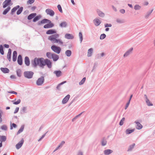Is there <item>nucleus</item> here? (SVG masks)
<instances>
[{
    "mask_svg": "<svg viewBox=\"0 0 155 155\" xmlns=\"http://www.w3.org/2000/svg\"><path fill=\"white\" fill-rule=\"evenodd\" d=\"M56 31L54 29H51L48 30L46 32L47 34L52 35L54 34V35L49 36L48 39L52 43H57L60 45H63L64 42L61 39H58L59 35L56 33Z\"/></svg>",
    "mask_w": 155,
    "mask_h": 155,
    "instance_id": "f257e3e1",
    "label": "nucleus"
},
{
    "mask_svg": "<svg viewBox=\"0 0 155 155\" xmlns=\"http://www.w3.org/2000/svg\"><path fill=\"white\" fill-rule=\"evenodd\" d=\"M33 65L34 66L38 65L41 67H43L45 65V59L42 58H36L34 59Z\"/></svg>",
    "mask_w": 155,
    "mask_h": 155,
    "instance_id": "f03ea898",
    "label": "nucleus"
},
{
    "mask_svg": "<svg viewBox=\"0 0 155 155\" xmlns=\"http://www.w3.org/2000/svg\"><path fill=\"white\" fill-rule=\"evenodd\" d=\"M51 49L54 52L58 54H59L61 50V49L59 47L55 45L51 46Z\"/></svg>",
    "mask_w": 155,
    "mask_h": 155,
    "instance_id": "7ed1b4c3",
    "label": "nucleus"
},
{
    "mask_svg": "<svg viewBox=\"0 0 155 155\" xmlns=\"http://www.w3.org/2000/svg\"><path fill=\"white\" fill-rule=\"evenodd\" d=\"M12 3H11V0H5L3 3V7L4 8H5L7 6H9L12 5Z\"/></svg>",
    "mask_w": 155,
    "mask_h": 155,
    "instance_id": "20e7f679",
    "label": "nucleus"
},
{
    "mask_svg": "<svg viewBox=\"0 0 155 155\" xmlns=\"http://www.w3.org/2000/svg\"><path fill=\"white\" fill-rule=\"evenodd\" d=\"M33 74V73L31 71H25L24 73V75L27 78H32Z\"/></svg>",
    "mask_w": 155,
    "mask_h": 155,
    "instance_id": "39448f33",
    "label": "nucleus"
},
{
    "mask_svg": "<svg viewBox=\"0 0 155 155\" xmlns=\"http://www.w3.org/2000/svg\"><path fill=\"white\" fill-rule=\"evenodd\" d=\"M44 81V77H41L39 78L36 81V84L37 85L40 86L43 83Z\"/></svg>",
    "mask_w": 155,
    "mask_h": 155,
    "instance_id": "423d86ee",
    "label": "nucleus"
},
{
    "mask_svg": "<svg viewBox=\"0 0 155 155\" xmlns=\"http://www.w3.org/2000/svg\"><path fill=\"white\" fill-rule=\"evenodd\" d=\"M46 13L50 16H53L54 15V12L53 10L49 8L45 10Z\"/></svg>",
    "mask_w": 155,
    "mask_h": 155,
    "instance_id": "0eeeda50",
    "label": "nucleus"
},
{
    "mask_svg": "<svg viewBox=\"0 0 155 155\" xmlns=\"http://www.w3.org/2000/svg\"><path fill=\"white\" fill-rule=\"evenodd\" d=\"M48 24L45 25L44 26V28H52L54 26V24L51 22V21L50 20L49 21H48Z\"/></svg>",
    "mask_w": 155,
    "mask_h": 155,
    "instance_id": "6e6552de",
    "label": "nucleus"
},
{
    "mask_svg": "<svg viewBox=\"0 0 155 155\" xmlns=\"http://www.w3.org/2000/svg\"><path fill=\"white\" fill-rule=\"evenodd\" d=\"M24 140L22 139L19 142L17 143L16 145V148L18 149H19L22 146Z\"/></svg>",
    "mask_w": 155,
    "mask_h": 155,
    "instance_id": "1a4fd4ad",
    "label": "nucleus"
},
{
    "mask_svg": "<svg viewBox=\"0 0 155 155\" xmlns=\"http://www.w3.org/2000/svg\"><path fill=\"white\" fill-rule=\"evenodd\" d=\"M45 65H46L49 68L51 67V61L48 59H45Z\"/></svg>",
    "mask_w": 155,
    "mask_h": 155,
    "instance_id": "9d476101",
    "label": "nucleus"
},
{
    "mask_svg": "<svg viewBox=\"0 0 155 155\" xmlns=\"http://www.w3.org/2000/svg\"><path fill=\"white\" fill-rule=\"evenodd\" d=\"M70 97V95L69 94L67 95L62 100V103L63 104L66 103L68 101Z\"/></svg>",
    "mask_w": 155,
    "mask_h": 155,
    "instance_id": "9b49d317",
    "label": "nucleus"
},
{
    "mask_svg": "<svg viewBox=\"0 0 155 155\" xmlns=\"http://www.w3.org/2000/svg\"><path fill=\"white\" fill-rule=\"evenodd\" d=\"M133 50V48H131L128 51H127L124 55V57H126L128 56L130 53L132 52V51Z\"/></svg>",
    "mask_w": 155,
    "mask_h": 155,
    "instance_id": "f8f14e48",
    "label": "nucleus"
},
{
    "mask_svg": "<svg viewBox=\"0 0 155 155\" xmlns=\"http://www.w3.org/2000/svg\"><path fill=\"white\" fill-rule=\"evenodd\" d=\"M135 123L137 124L136 128L137 129L140 130L142 128L143 126L140 123L137 121H135Z\"/></svg>",
    "mask_w": 155,
    "mask_h": 155,
    "instance_id": "ddd939ff",
    "label": "nucleus"
},
{
    "mask_svg": "<svg viewBox=\"0 0 155 155\" xmlns=\"http://www.w3.org/2000/svg\"><path fill=\"white\" fill-rule=\"evenodd\" d=\"M64 37L68 39H72L74 38L73 36L70 34H66Z\"/></svg>",
    "mask_w": 155,
    "mask_h": 155,
    "instance_id": "4468645a",
    "label": "nucleus"
},
{
    "mask_svg": "<svg viewBox=\"0 0 155 155\" xmlns=\"http://www.w3.org/2000/svg\"><path fill=\"white\" fill-rule=\"evenodd\" d=\"M11 50L10 48L8 49L7 55V58L9 61H11Z\"/></svg>",
    "mask_w": 155,
    "mask_h": 155,
    "instance_id": "2eb2a0df",
    "label": "nucleus"
},
{
    "mask_svg": "<svg viewBox=\"0 0 155 155\" xmlns=\"http://www.w3.org/2000/svg\"><path fill=\"white\" fill-rule=\"evenodd\" d=\"M93 21L94 25L96 26L99 25L101 23V21L98 19H95Z\"/></svg>",
    "mask_w": 155,
    "mask_h": 155,
    "instance_id": "dca6fc26",
    "label": "nucleus"
},
{
    "mask_svg": "<svg viewBox=\"0 0 155 155\" xmlns=\"http://www.w3.org/2000/svg\"><path fill=\"white\" fill-rule=\"evenodd\" d=\"M17 56V53L16 51H14L13 52L12 59L14 61H16Z\"/></svg>",
    "mask_w": 155,
    "mask_h": 155,
    "instance_id": "f3484780",
    "label": "nucleus"
},
{
    "mask_svg": "<svg viewBox=\"0 0 155 155\" xmlns=\"http://www.w3.org/2000/svg\"><path fill=\"white\" fill-rule=\"evenodd\" d=\"M18 63L20 65H21L22 63V57L21 55H19L18 56Z\"/></svg>",
    "mask_w": 155,
    "mask_h": 155,
    "instance_id": "a211bd4d",
    "label": "nucleus"
},
{
    "mask_svg": "<svg viewBox=\"0 0 155 155\" xmlns=\"http://www.w3.org/2000/svg\"><path fill=\"white\" fill-rule=\"evenodd\" d=\"M25 64L27 65L28 66L30 64V60L29 58L28 57H26L25 58Z\"/></svg>",
    "mask_w": 155,
    "mask_h": 155,
    "instance_id": "6ab92c4d",
    "label": "nucleus"
},
{
    "mask_svg": "<svg viewBox=\"0 0 155 155\" xmlns=\"http://www.w3.org/2000/svg\"><path fill=\"white\" fill-rule=\"evenodd\" d=\"M113 152V151L110 149H107L104 151V154L106 155H109Z\"/></svg>",
    "mask_w": 155,
    "mask_h": 155,
    "instance_id": "aec40b11",
    "label": "nucleus"
},
{
    "mask_svg": "<svg viewBox=\"0 0 155 155\" xmlns=\"http://www.w3.org/2000/svg\"><path fill=\"white\" fill-rule=\"evenodd\" d=\"M36 15V14L35 13H33L30 14L28 17V20H30L34 18Z\"/></svg>",
    "mask_w": 155,
    "mask_h": 155,
    "instance_id": "412c9836",
    "label": "nucleus"
},
{
    "mask_svg": "<svg viewBox=\"0 0 155 155\" xmlns=\"http://www.w3.org/2000/svg\"><path fill=\"white\" fill-rule=\"evenodd\" d=\"M51 58L53 59L54 61H56L58 59L59 56L58 55L54 54Z\"/></svg>",
    "mask_w": 155,
    "mask_h": 155,
    "instance_id": "4be33fe9",
    "label": "nucleus"
},
{
    "mask_svg": "<svg viewBox=\"0 0 155 155\" xmlns=\"http://www.w3.org/2000/svg\"><path fill=\"white\" fill-rule=\"evenodd\" d=\"M1 70L4 73H8L9 71V70L7 68H1Z\"/></svg>",
    "mask_w": 155,
    "mask_h": 155,
    "instance_id": "5701e85b",
    "label": "nucleus"
},
{
    "mask_svg": "<svg viewBox=\"0 0 155 155\" xmlns=\"http://www.w3.org/2000/svg\"><path fill=\"white\" fill-rule=\"evenodd\" d=\"M10 6H8L4 11L3 12V14L4 15H6L10 10Z\"/></svg>",
    "mask_w": 155,
    "mask_h": 155,
    "instance_id": "b1692460",
    "label": "nucleus"
},
{
    "mask_svg": "<svg viewBox=\"0 0 155 155\" xmlns=\"http://www.w3.org/2000/svg\"><path fill=\"white\" fill-rule=\"evenodd\" d=\"M54 73L55 74L57 77H60L61 74V71H55L54 72Z\"/></svg>",
    "mask_w": 155,
    "mask_h": 155,
    "instance_id": "393cba45",
    "label": "nucleus"
},
{
    "mask_svg": "<svg viewBox=\"0 0 155 155\" xmlns=\"http://www.w3.org/2000/svg\"><path fill=\"white\" fill-rule=\"evenodd\" d=\"M19 6L17 5L16 6L14 7L11 10V14H13L14 12H15L17 9L19 8Z\"/></svg>",
    "mask_w": 155,
    "mask_h": 155,
    "instance_id": "a878e982",
    "label": "nucleus"
},
{
    "mask_svg": "<svg viewBox=\"0 0 155 155\" xmlns=\"http://www.w3.org/2000/svg\"><path fill=\"white\" fill-rule=\"evenodd\" d=\"M50 20L48 19H44L41 21L40 23L39 24H45L48 23V21H49Z\"/></svg>",
    "mask_w": 155,
    "mask_h": 155,
    "instance_id": "bb28decb",
    "label": "nucleus"
},
{
    "mask_svg": "<svg viewBox=\"0 0 155 155\" xmlns=\"http://www.w3.org/2000/svg\"><path fill=\"white\" fill-rule=\"evenodd\" d=\"M93 51V50L92 48H91L88 50L87 52V56L88 57H90L91 56Z\"/></svg>",
    "mask_w": 155,
    "mask_h": 155,
    "instance_id": "cd10ccee",
    "label": "nucleus"
},
{
    "mask_svg": "<svg viewBox=\"0 0 155 155\" xmlns=\"http://www.w3.org/2000/svg\"><path fill=\"white\" fill-rule=\"evenodd\" d=\"M53 54V53H51L50 52H48L46 53V56L48 58L51 59Z\"/></svg>",
    "mask_w": 155,
    "mask_h": 155,
    "instance_id": "c85d7f7f",
    "label": "nucleus"
},
{
    "mask_svg": "<svg viewBox=\"0 0 155 155\" xmlns=\"http://www.w3.org/2000/svg\"><path fill=\"white\" fill-rule=\"evenodd\" d=\"M65 54L67 56L70 57L71 55V52L70 50H67L65 51Z\"/></svg>",
    "mask_w": 155,
    "mask_h": 155,
    "instance_id": "c756f323",
    "label": "nucleus"
},
{
    "mask_svg": "<svg viewBox=\"0 0 155 155\" xmlns=\"http://www.w3.org/2000/svg\"><path fill=\"white\" fill-rule=\"evenodd\" d=\"M67 24L66 22L64 21L61 23L60 24V26L61 27H65L67 26Z\"/></svg>",
    "mask_w": 155,
    "mask_h": 155,
    "instance_id": "7c9ffc66",
    "label": "nucleus"
},
{
    "mask_svg": "<svg viewBox=\"0 0 155 155\" xmlns=\"http://www.w3.org/2000/svg\"><path fill=\"white\" fill-rule=\"evenodd\" d=\"M41 18L40 15H38L36 16L33 19V21L35 22L36 21L38 20L39 19Z\"/></svg>",
    "mask_w": 155,
    "mask_h": 155,
    "instance_id": "2f4dec72",
    "label": "nucleus"
},
{
    "mask_svg": "<svg viewBox=\"0 0 155 155\" xmlns=\"http://www.w3.org/2000/svg\"><path fill=\"white\" fill-rule=\"evenodd\" d=\"M134 130V129L130 130L127 129L126 130V133L127 134H129L133 132Z\"/></svg>",
    "mask_w": 155,
    "mask_h": 155,
    "instance_id": "473e14b6",
    "label": "nucleus"
},
{
    "mask_svg": "<svg viewBox=\"0 0 155 155\" xmlns=\"http://www.w3.org/2000/svg\"><path fill=\"white\" fill-rule=\"evenodd\" d=\"M146 102L147 104V105L148 106H153V104L150 103L149 100L148 99L147 97V100H146Z\"/></svg>",
    "mask_w": 155,
    "mask_h": 155,
    "instance_id": "72a5a7b5",
    "label": "nucleus"
},
{
    "mask_svg": "<svg viewBox=\"0 0 155 155\" xmlns=\"http://www.w3.org/2000/svg\"><path fill=\"white\" fill-rule=\"evenodd\" d=\"M23 8L21 7L19 8L17 12V14L18 15L20 14L23 11Z\"/></svg>",
    "mask_w": 155,
    "mask_h": 155,
    "instance_id": "f704fd0d",
    "label": "nucleus"
},
{
    "mask_svg": "<svg viewBox=\"0 0 155 155\" xmlns=\"http://www.w3.org/2000/svg\"><path fill=\"white\" fill-rule=\"evenodd\" d=\"M0 53L2 55H3L4 54L3 47L2 45H1L0 46Z\"/></svg>",
    "mask_w": 155,
    "mask_h": 155,
    "instance_id": "c9c22d12",
    "label": "nucleus"
},
{
    "mask_svg": "<svg viewBox=\"0 0 155 155\" xmlns=\"http://www.w3.org/2000/svg\"><path fill=\"white\" fill-rule=\"evenodd\" d=\"M0 138L2 140V142L5 141L6 140V137L5 136H0Z\"/></svg>",
    "mask_w": 155,
    "mask_h": 155,
    "instance_id": "e433bc0d",
    "label": "nucleus"
},
{
    "mask_svg": "<svg viewBox=\"0 0 155 155\" xmlns=\"http://www.w3.org/2000/svg\"><path fill=\"white\" fill-rule=\"evenodd\" d=\"M97 12H98V15L100 16L103 17L104 16V13H103V12H102L99 11H98Z\"/></svg>",
    "mask_w": 155,
    "mask_h": 155,
    "instance_id": "4c0bfd02",
    "label": "nucleus"
},
{
    "mask_svg": "<svg viewBox=\"0 0 155 155\" xmlns=\"http://www.w3.org/2000/svg\"><path fill=\"white\" fill-rule=\"evenodd\" d=\"M125 118L124 117H123L122 119L121 120L119 124L121 126L122 125L124 124V121H125Z\"/></svg>",
    "mask_w": 155,
    "mask_h": 155,
    "instance_id": "58836bf2",
    "label": "nucleus"
},
{
    "mask_svg": "<svg viewBox=\"0 0 155 155\" xmlns=\"http://www.w3.org/2000/svg\"><path fill=\"white\" fill-rule=\"evenodd\" d=\"M65 143V142L64 141H62L61 144H60V145L56 149L54 150V151H55L57 150L58 148L60 147H61Z\"/></svg>",
    "mask_w": 155,
    "mask_h": 155,
    "instance_id": "ea45409f",
    "label": "nucleus"
},
{
    "mask_svg": "<svg viewBox=\"0 0 155 155\" xmlns=\"http://www.w3.org/2000/svg\"><path fill=\"white\" fill-rule=\"evenodd\" d=\"M86 80V78H83L82 80L79 82V84L81 85L82 84L85 82Z\"/></svg>",
    "mask_w": 155,
    "mask_h": 155,
    "instance_id": "a19ab883",
    "label": "nucleus"
},
{
    "mask_svg": "<svg viewBox=\"0 0 155 155\" xmlns=\"http://www.w3.org/2000/svg\"><path fill=\"white\" fill-rule=\"evenodd\" d=\"M135 145V144L134 143L132 145L130 146L128 149V151H130L134 147V146Z\"/></svg>",
    "mask_w": 155,
    "mask_h": 155,
    "instance_id": "79ce46f5",
    "label": "nucleus"
},
{
    "mask_svg": "<svg viewBox=\"0 0 155 155\" xmlns=\"http://www.w3.org/2000/svg\"><path fill=\"white\" fill-rule=\"evenodd\" d=\"M1 128L2 130H7V127L6 125H3L1 127Z\"/></svg>",
    "mask_w": 155,
    "mask_h": 155,
    "instance_id": "37998d69",
    "label": "nucleus"
},
{
    "mask_svg": "<svg viewBox=\"0 0 155 155\" xmlns=\"http://www.w3.org/2000/svg\"><path fill=\"white\" fill-rule=\"evenodd\" d=\"M57 7L60 12L61 13H62L63 11L61 6L60 5H58L57 6Z\"/></svg>",
    "mask_w": 155,
    "mask_h": 155,
    "instance_id": "c03bdc74",
    "label": "nucleus"
},
{
    "mask_svg": "<svg viewBox=\"0 0 155 155\" xmlns=\"http://www.w3.org/2000/svg\"><path fill=\"white\" fill-rule=\"evenodd\" d=\"M79 37L80 38V40L81 42L83 40V36L82 33L81 32H80L79 33Z\"/></svg>",
    "mask_w": 155,
    "mask_h": 155,
    "instance_id": "a18cd8bd",
    "label": "nucleus"
},
{
    "mask_svg": "<svg viewBox=\"0 0 155 155\" xmlns=\"http://www.w3.org/2000/svg\"><path fill=\"white\" fill-rule=\"evenodd\" d=\"M106 36V35L105 34H102L101 35L100 37V39H103Z\"/></svg>",
    "mask_w": 155,
    "mask_h": 155,
    "instance_id": "49530a36",
    "label": "nucleus"
},
{
    "mask_svg": "<svg viewBox=\"0 0 155 155\" xmlns=\"http://www.w3.org/2000/svg\"><path fill=\"white\" fill-rule=\"evenodd\" d=\"M66 81H64L60 83L59 84H58V85L57 87V88L58 89L60 87V86L61 85L64 84L65 83H66Z\"/></svg>",
    "mask_w": 155,
    "mask_h": 155,
    "instance_id": "de8ad7c7",
    "label": "nucleus"
},
{
    "mask_svg": "<svg viewBox=\"0 0 155 155\" xmlns=\"http://www.w3.org/2000/svg\"><path fill=\"white\" fill-rule=\"evenodd\" d=\"M134 9L135 10H138L140 8V6L138 5H136L134 6Z\"/></svg>",
    "mask_w": 155,
    "mask_h": 155,
    "instance_id": "09e8293b",
    "label": "nucleus"
},
{
    "mask_svg": "<svg viewBox=\"0 0 155 155\" xmlns=\"http://www.w3.org/2000/svg\"><path fill=\"white\" fill-rule=\"evenodd\" d=\"M107 143V141L106 140L103 139L102 142V145L103 146L105 145Z\"/></svg>",
    "mask_w": 155,
    "mask_h": 155,
    "instance_id": "8fccbe9b",
    "label": "nucleus"
},
{
    "mask_svg": "<svg viewBox=\"0 0 155 155\" xmlns=\"http://www.w3.org/2000/svg\"><path fill=\"white\" fill-rule=\"evenodd\" d=\"M21 102V100L20 99H18L16 101H15L13 103V104H19Z\"/></svg>",
    "mask_w": 155,
    "mask_h": 155,
    "instance_id": "3c124183",
    "label": "nucleus"
},
{
    "mask_svg": "<svg viewBox=\"0 0 155 155\" xmlns=\"http://www.w3.org/2000/svg\"><path fill=\"white\" fill-rule=\"evenodd\" d=\"M24 128L23 127H21V128L19 129V130L18 131L17 134H19L23 130Z\"/></svg>",
    "mask_w": 155,
    "mask_h": 155,
    "instance_id": "603ef678",
    "label": "nucleus"
},
{
    "mask_svg": "<svg viewBox=\"0 0 155 155\" xmlns=\"http://www.w3.org/2000/svg\"><path fill=\"white\" fill-rule=\"evenodd\" d=\"M35 1V0H29L28 2L27 3L28 4H32Z\"/></svg>",
    "mask_w": 155,
    "mask_h": 155,
    "instance_id": "864d4df0",
    "label": "nucleus"
},
{
    "mask_svg": "<svg viewBox=\"0 0 155 155\" xmlns=\"http://www.w3.org/2000/svg\"><path fill=\"white\" fill-rule=\"evenodd\" d=\"M13 127L14 128H15L16 127V124L14 123H13L12 124V125L11 127V129H13Z\"/></svg>",
    "mask_w": 155,
    "mask_h": 155,
    "instance_id": "5fc2aeb1",
    "label": "nucleus"
},
{
    "mask_svg": "<svg viewBox=\"0 0 155 155\" xmlns=\"http://www.w3.org/2000/svg\"><path fill=\"white\" fill-rule=\"evenodd\" d=\"M20 71L19 70H18L17 72V75L19 77H20L21 76V74L20 73Z\"/></svg>",
    "mask_w": 155,
    "mask_h": 155,
    "instance_id": "6e6d98bb",
    "label": "nucleus"
},
{
    "mask_svg": "<svg viewBox=\"0 0 155 155\" xmlns=\"http://www.w3.org/2000/svg\"><path fill=\"white\" fill-rule=\"evenodd\" d=\"M130 103V101H129L128 102L127 104L126 105L125 107V109H127V107H128V106H129V105Z\"/></svg>",
    "mask_w": 155,
    "mask_h": 155,
    "instance_id": "4d7b16f0",
    "label": "nucleus"
},
{
    "mask_svg": "<svg viewBox=\"0 0 155 155\" xmlns=\"http://www.w3.org/2000/svg\"><path fill=\"white\" fill-rule=\"evenodd\" d=\"M111 26L112 25L111 24H107L105 25V27H111Z\"/></svg>",
    "mask_w": 155,
    "mask_h": 155,
    "instance_id": "13d9d810",
    "label": "nucleus"
},
{
    "mask_svg": "<svg viewBox=\"0 0 155 155\" xmlns=\"http://www.w3.org/2000/svg\"><path fill=\"white\" fill-rule=\"evenodd\" d=\"M19 109V108L18 107H16L14 113L15 114L17 113Z\"/></svg>",
    "mask_w": 155,
    "mask_h": 155,
    "instance_id": "bf43d9fd",
    "label": "nucleus"
},
{
    "mask_svg": "<svg viewBox=\"0 0 155 155\" xmlns=\"http://www.w3.org/2000/svg\"><path fill=\"white\" fill-rule=\"evenodd\" d=\"M120 12L122 13V14H123V13H124L125 12V11L124 9H121L120 10Z\"/></svg>",
    "mask_w": 155,
    "mask_h": 155,
    "instance_id": "052dcab7",
    "label": "nucleus"
},
{
    "mask_svg": "<svg viewBox=\"0 0 155 155\" xmlns=\"http://www.w3.org/2000/svg\"><path fill=\"white\" fill-rule=\"evenodd\" d=\"M152 12V11L149 12V13H148L147 15H145V17L146 18H147L148 16L150 15L151 13Z\"/></svg>",
    "mask_w": 155,
    "mask_h": 155,
    "instance_id": "680f3d73",
    "label": "nucleus"
},
{
    "mask_svg": "<svg viewBox=\"0 0 155 155\" xmlns=\"http://www.w3.org/2000/svg\"><path fill=\"white\" fill-rule=\"evenodd\" d=\"M9 93H10L14 94H17V93L14 91H11L9 92Z\"/></svg>",
    "mask_w": 155,
    "mask_h": 155,
    "instance_id": "e2e57ef3",
    "label": "nucleus"
},
{
    "mask_svg": "<svg viewBox=\"0 0 155 155\" xmlns=\"http://www.w3.org/2000/svg\"><path fill=\"white\" fill-rule=\"evenodd\" d=\"M4 46L7 48H8L9 47V45L7 44H5L4 45Z\"/></svg>",
    "mask_w": 155,
    "mask_h": 155,
    "instance_id": "0e129e2a",
    "label": "nucleus"
},
{
    "mask_svg": "<svg viewBox=\"0 0 155 155\" xmlns=\"http://www.w3.org/2000/svg\"><path fill=\"white\" fill-rule=\"evenodd\" d=\"M82 113H81V114H79L77 116L74 118H73V119H72V121H74V120L75 119H76L78 116H80L81 114H82Z\"/></svg>",
    "mask_w": 155,
    "mask_h": 155,
    "instance_id": "69168bd1",
    "label": "nucleus"
},
{
    "mask_svg": "<svg viewBox=\"0 0 155 155\" xmlns=\"http://www.w3.org/2000/svg\"><path fill=\"white\" fill-rule=\"evenodd\" d=\"M10 78H11L12 79H15V76H14V75H11L10 76Z\"/></svg>",
    "mask_w": 155,
    "mask_h": 155,
    "instance_id": "338daca9",
    "label": "nucleus"
},
{
    "mask_svg": "<svg viewBox=\"0 0 155 155\" xmlns=\"http://www.w3.org/2000/svg\"><path fill=\"white\" fill-rule=\"evenodd\" d=\"M78 155H83V154L82 152H80L78 153Z\"/></svg>",
    "mask_w": 155,
    "mask_h": 155,
    "instance_id": "774afa93",
    "label": "nucleus"
}]
</instances>
